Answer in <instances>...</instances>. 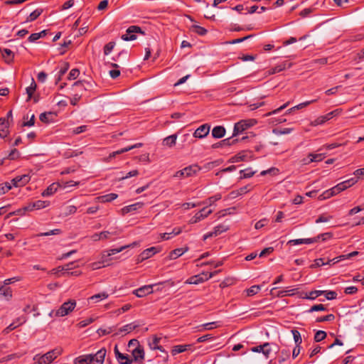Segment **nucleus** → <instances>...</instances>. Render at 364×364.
<instances>
[{
    "label": "nucleus",
    "mask_w": 364,
    "mask_h": 364,
    "mask_svg": "<svg viewBox=\"0 0 364 364\" xmlns=\"http://www.w3.org/2000/svg\"><path fill=\"white\" fill-rule=\"evenodd\" d=\"M107 350L105 348L100 349L96 353L86 354L77 357L74 364H103Z\"/></svg>",
    "instance_id": "nucleus-1"
},
{
    "label": "nucleus",
    "mask_w": 364,
    "mask_h": 364,
    "mask_svg": "<svg viewBox=\"0 0 364 364\" xmlns=\"http://www.w3.org/2000/svg\"><path fill=\"white\" fill-rule=\"evenodd\" d=\"M61 353L62 350L60 348H55L42 355L39 354L36 355L33 360L36 364H50L56 359Z\"/></svg>",
    "instance_id": "nucleus-2"
},
{
    "label": "nucleus",
    "mask_w": 364,
    "mask_h": 364,
    "mask_svg": "<svg viewBox=\"0 0 364 364\" xmlns=\"http://www.w3.org/2000/svg\"><path fill=\"white\" fill-rule=\"evenodd\" d=\"M324 295L326 299L333 300L336 299L337 293L334 291H328V290H314L310 291L309 294L306 293L304 296H301V298L314 300L318 297L319 296Z\"/></svg>",
    "instance_id": "nucleus-3"
},
{
    "label": "nucleus",
    "mask_w": 364,
    "mask_h": 364,
    "mask_svg": "<svg viewBox=\"0 0 364 364\" xmlns=\"http://www.w3.org/2000/svg\"><path fill=\"white\" fill-rule=\"evenodd\" d=\"M257 124V121L254 119H242L235 123L234 125L233 133L232 137L236 136L247 129L253 127Z\"/></svg>",
    "instance_id": "nucleus-4"
},
{
    "label": "nucleus",
    "mask_w": 364,
    "mask_h": 364,
    "mask_svg": "<svg viewBox=\"0 0 364 364\" xmlns=\"http://www.w3.org/2000/svg\"><path fill=\"white\" fill-rule=\"evenodd\" d=\"M76 306V301L75 300H69L66 302H64L60 308L55 311V316L56 317H63L70 312H72Z\"/></svg>",
    "instance_id": "nucleus-5"
},
{
    "label": "nucleus",
    "mask_w": 364,
    "mask_h": 364,
    "mask_svg": "<svg viewBox=\"0 0 364 364\" xmlns=\"http://www.w3.org/2000/svg\"><path fill=\"white\" fill-rule=\"evenodd\" d=\"M200 170V168L198 165H191L182 170H180L176 173L175 176L176 177H189L191 176L196 173H198Z\"/></svg>",
    "instance_id": "nucleus-6"
},
{
    "label": "nucleus",
    "mask_w": 364,
    "mask_h": 364,
    "mask_svg": "<svg viewBox=\"0 0 364 364\" xmlns=\"http://www.w3.org/2000/svg\"><path fill=\"white\" fill-rule=\"evenodd\" d=\"M127 33L122 36V39L125 41H134L136 39L135 33H143L141 28L138 26H131L127 29Z\"/></svg>",
    "instance_id": "nucleus-7"
},
{
    "label": "nucleus",
    "mask_w": 364,
    "mask_h": 364,
    "mask_svg": "<svg viewBox=\"0 0 364 364\" xmlns=\"http://www.w3.org/2000/svg\"><path fill=\"white\" fill-rule=\"evenodd\" d=\"M252 151H242L237 154L236 155L232 156L229 159V162L230 163H237L240 161H247L252 159Z\"/></svg>",
    "instance_id": "nucleus-8"
},
{
    "label": "nucleus",
    "mask_w": 364,
    "mask_h": 364,
    "mask_svg": "<svg viewBox=\"0 0 364 364\" xmlns=\"http://www.w3.org/2000/svg\"><path fill=\"white\" fill-rule=\"evenodd\" d=\"M213 213L211 209H208L207 207L203 208L200 211H198L196 215L191 218L190 220L191 223H196L201 220L207 218L210 214Z\"/></svg>",
    "instance_id": "nucleus-9"
},
{
    "label": "nucleus",
    "mask_w": 364,
    "mask_h": 364,
    "mask_svg": "<svg viewBox=\"0 0 364 364\" xmlns=\"http://www.w3.org/2000/svg\"><path fill=\"white\" fill-rule=\"evenodd\" d=\"M31 179V177L28 174H23L21 176H17L13 178L11 181L12 186L21 187L27 184Z\"/></svg>",
    "instance_id": "nucleus-10"
},
{
    "label": "nucleus",
    "mask_w": 364,
    "mask_h": 364,
    "mask_svg": "<svg viewBox=\"0 0 364 364\" xmlns=\"http://www.w3.org/2000/svg\"><path fill=\"white\" fill-rule=\"evenodd\" d=\"M210 126L208 124H204L200 126L193 133L195 138L203 139L210 132Z\"/></svg>",
    "instance_id": "nucleus-11"
},
{
    "label": "nucleus",
    "mask_w": 364,
    "mask_h": 364,
    "mask_svg": "<svg viewBox=\"0 0 364 364\" xmlns=\"http://www.w3.org/2000/svg\"><path fill=\"white\" fill-rule=\"evenodd\" d=\"M153 285H144L137 289L134 290L133 294L139 298L144 297L153 292Z\"/></svg>",
    "instance_id": "nucleus-12"
},
{
    "label": "nucleus",
    "mask_w": 364,
    "mask_h": 364,
    "mask_svg": "<svg viewBox=\"0 0 364 364\" xmlns=\"http://www.w3.org/2000/svg\"><path fill=\"white\" fill-rule=\"evenodd\" d=\"M133 356V362L142 363L144 359V350L143 347L138 346L132 352Z\"/></svg>",
    "instance_id": "nucleus-13"
},
{
    "label": "nucleus",
    "mask_w": 364,
    "mask_h": 364,
    "mask_svg": "<svg viewBox=\"0 0 364 364\" xmlns=\"http://www.w3.org/2000/svg\"><path fill=\"white\" fill-rule=\"evenodd\" d=\"M233 137H229L227 139H225L219 142H217L212 145L213 149H218L223 146H230L232 145H234L237 144L240 139H232Z\"/></svg>",
    "instance_id": "nucleus-14"
},
{
    "label": "nucleus",
    "mask_w": 364,
    "mask_h": 364,
    "mask_svg": "<svg viewBox=\"0 0 364 364\" xmlns=\"http://www.w3.org/2000/svg\"><path fill=\"white\" fill-rule=\"evenodd\" d=\"M9 124L5 117L0 118V137L6 138L9 134Z\"/></svg>",
    "instance_id": "nucleus-15"
},
{
    "label": "nucleus",
    "mask_w": 364,
    "mask_h": 364,
    "mask_svg": "<svg viewBox=\"0 0 364 364\" xmlns=\"http://www.w3.org/2000/svg\"><path fill=\"white\" fill-rule=\"evenodd\" d=\"M337 110H333L328 114H326V115H323V116H320L318 117V118H316V119H314V121H312L311 122V125L312 126H318V125H321V124H323V123H325L326 122H327L328 120L331 119V118H333V114H334V112H336Z\"/></svg>",
    "instance_id": "nucleus-16"
},
{
    "label": "nucleus",
    "mask_w": 364,
    "mask_h": 364,
    "mask_svg": "<svg viewBox=\"0 0 364 364\" xmlns=\"http://www.w3.org/2000/svg\"><path fill=\"white\" fill-rule=\"evenodd\" d=\"M144 203L141 202H138L127 206H124L121 209V213L122 215H126L129 213L134 212L137 210L138 209L142 208Z\"/></svg>",
    "instance_id": "nucleus-17"
},
{
    "label": "nucleus",
    "mask_w": 364,
    "mask_h": 364,
    "mask_svg": "<svg viewBox=\"0 0 364 364\" xmlns=\"http://www.w3.org/2000/svg\"><path fill=\"white\" fill-rule=\"evenodd\" d=\"M12 289L9 287H6L1 284L0 290V298L6 301H9L12 298Z\"/></svg>",
    "instance_id": "nucleus-18"
},
{
    "label": "nucleus",
    "mask_w": 364,
    "mask_h": 364,
    "mask_svg": "<svg viewBox=\"0 0 364 364\" xmlns=\"http://www.w3.org/2000/svg\"><path fill=\"white\" fill-rule=\"evenodd\" d=\"M226 130L223 126H216L212 129L211 134L215 139H220L225 134Z\"/></svg>",
    "instance_id": "nucleus-19"
},
{
    "label": "nucleus",
    "mask_w": 364,
    "mask_h": 364,
    "mask_svg": "<svg viewBox=\"0 0 364 364\" xmlns=\"http://www.w3.org/2000/svg\"><path fill=\"white\" fill-rule=\"evenodd\" d=\"M56 114L53 112H43L40 114L39 119L42 122L50 123L54 121Z\"/></svg>",
    "instance_id": "nucleus-20"
},
{
    "label": "nucleus",
    "mask_w": 364,
    "mask_h": 364,
    "mask_svg": "<svg viewBox=\"0 0 364 364\" xmlns=\"http://www.w3.org/2000/svg\"><path fill=\"white\" fill-rule=\"evenodd\" d=\"M325 157H326V154H324V153H320V154L310 153L308 154V158L309 159V161L304 162V164H309L311 162L321 161Z\"/></svg>",
    "instance_id": "nucleus-21"
},
{
    "label": "nucleus",
    "mask_w": 364,
    "mask_h": 364,
    "mask_svg": "<svg viewBox=\"0 0 364 364\" xmlns=\"http://www.w3.org/2000/svg\"><path fill=\"white\" fill-rule=\"evenodd\" d=\"M2 57L4 58V60L7 63H10L14 60V54L13 51H11L9 48H1L0 49Z\"/></svg>",
    "instance_id": "nucleus-22"
},
{
    "label": "nucleus",
    "mask_w": 364,
    "mask_h": 364,
    "mask_svg": "<svg viewBox=\"0 0 364 364\" xmlns=\"http://www.w3.org/2000/svg\"><path fill=\"white\" fill-rule=\"evenodd\" d=\"M142 144L141 143H137V144H135L132 146H127V147H125V148H123V149H121L118 151H114L112 152V154H109V157L110 158H112V157H115L117 154H123V153H125L128 151H130L134 148H139V147H141L142 146Z\"/></svg>",
    "instance_id": "nucleus-23"
},
{
    "label": "nucleus",
    "mask_w": 364,
    "mask_h": 364,
    "mask_svg": "<svg viewBox=\"0 0 364 364\" xmlns=\"http://www.w3.org/2000/svg\"><path fill=\"white\" fill-rule=\"evenodd\" d=\"M188 250V247L177 248L172 250L168 255L170 259H176Z\"/></svg>",
    "instance_id": "nucleus-24"
},
{
    "label": "nucleus",
    "mask_w": 364,
    "mask_h": 364,
    "mask_svg": "<svg viewBox=\"0 0 364 364\" xmlns=\"http://www.w3.org/2000/svg\"><path fill=\"white\" fill-rule=\"evenodd\" d=\"M182 230L181 228H174L171 232L161 233V238L164 240H167L171 238L173 236L179 235Z\"/></svg>",
    "instance_id": "nucleus-25"
},
{
    "label": "nucleus",
    "mask_w": 364,
    "mask_h": 364,
    "mask_svg": "<svg viewBox=\"0 0 364 364\" xmlns=\"http://www.w3.org/2000/svg\"><path fill=\"white\" fill-rule=\"evenodd\" d=\"M161 339V338L160 337H158L156 335L154 336L152 341L149 343V346L150 348L152 350L157 349V350H159L164 352V349L163 348V347L161 346H159V343Z\"/></svg>",
    "instance_id": "nucleus-26"
},
{
    "label": "nucleus",
    "mask_w": 364,
    "mask_h": 364,
    "mask_svg": "<svg viewBox=\"0 0 364 364\" xmlns=\"http://www.w3.org/2000/svg\"><path fill=\"white\" fill-rule=\"evenodd\" d=\"M136 245V242H134L130 245H124V246H122L119 248H114V249H111L108 251H107V257H109V256H112L113 255H115L117 253H119L120 252H122V250L128 248V247H134L135 245Z\"/></svg>",
    "instance_id": "nucleus-27"
},
{
    "label": "nucleus",
    "mask_w": 364,
    "mask_h": 364,
    "mask_svg": "<svg viewBox=\"0 0 364 364\" xmlns=\"http://www.w3.org/2000/svg\"><path fill=\"white\" fill-rule=\"evenodd\" d=\"M157 252L156 247H151L150 248H148L145 250H144L141 255L140 257L142 260L146 259L151 257H152L154 255H155Z\"/></svg>",
    "instance_id": "nucleus-28"
},
{
    "label": "nucleus",
    "mask_w": 364,
    "mask_h": 364,
    "mask_svg": "<svg viewBox=\"0 0 364 364\" xmlns=\"http://www.w3.org/2000/svg\"><path fill=\"white\" fill-rule=\"evenodd\" d=\"M191 347H192L191 344L177 345V346H173L171 353L174 355L178 353L185 352L186 350L191 349Z\"/></svg>",
    "instance_id": "nucleus-29"
},
{
    "label": "nucleus",
    "mask_w": 364,
    "mask_h": 364,
    "mask_svg": "<svg viewBox=\"0 0 364 364\" xmlns=\"http://www.w3.org/2000/svg\"><path fill=\"white\" fill-rule=\"evenodd\" d=\"M118 197L117 193H111L98 197V200L101 203H108L115 200Z\"/></svg>",
    "instance_id": "nucleus-30"
},
{
    "label": "nucleus",
    "mask_w": 364,
    "mask_h": 364,
    "mask_svg": "<svg viewBox=\"0 0 364 364\" xmlns=\"http://www.w3.org/2000/svg\"><path fill=\"white\" fill-rule=\"evenodd\" d=\"M315 240H312L311 238L295 239L289 240L288 243L292 245H297L301 244H312L315 243Z\"/></svg>",
    "instance_id": "nucleus-31"
},
{
    "label": "nucleus",
    "mask_w": 364,
    "mask_h": 364,
    "mask_svg": "<svg viewBox=\"0 0 364 364\" xmlns=\"http://www.w3.org/2000/svg\"><path fill=\"white\" fill-rule=\"evenodd\" d=\"M58 188V184L52 183L46 190L43 191V192L42 193V196L43 197L50 196L54 194L57 191Z\"/></svg>",
    "instance_id": "nucleus-32"
},
{
    "label": "nucleus",
    "mask_w": 364,
    "mask_h": 364,
    "mask_svg": "<svg viewBox=\"0 0 364 364\" xmlns=\"http://www.w3.org/2000/svg\"><path fill=\"white\" fill-rule=\"evenodd\" d=\"M139 326V324L136 323V322L128 323V324L124 326L123 327L120 328L119 329V333H122V332H128L129 333V332H131V331L135 330Z\"/></svg>",
    "instance_id": "nucleus-33"
},
{
    "label": "nucleus",
    "mask_w": 364,
    "mask_h": 364,
    "mask_svg": "<svg viewBox=\"0 0 364 364\" xmlns=\"http://www.w3.org/2000/svg\"><path fill=\"white\" fill-rule=\"evenodd\" d=\"M36 87H37V85L34 80L33 78L31 79V83L30 85V86H28V87H26V93L28 95V100H30L34 93V92L36 91Z\"/></svg>",
    "instance_id": "nucleus-34"
},
{
    "label": "nucleus",
    "mask_w": 364,
    "mask_h": 364,
    "mask_svg": "<svg viewBox=\"0 0 364 364\" xmlns=\"http://www.w3.org/2000/svg\"><path fill=\"white\" fill-rule=\"evenodd\" d=\"M191 30L193 32H195L198 35L201 36L206 35L208 33V31L206 28H205L200 26L196 25V24H193V26H191Z\"/></svg>",
    "instance_id": "nucleus-35"
},
{
    "label": "nucleus",
    "mask_w": 364,
    "mask_h": 364,
    "mask_svg": "<svg viewBox=\"0 0 364 364\" xmlns=\"http://www.w3.org/2000/svg\"><path fill=\"white\" fill-rule=\"evenodd\" d=\"M176 139H177L176 134L170 135L164 139V142H163L164 145H166L168 147H172L173 146H174L176 144Z\"/></svg>",
    "instance_id": "nucleus-36"
},
{
    "label": "nucleus",
    "mask_w": 364,
    "mask_h": 364,
    "mask_svg": "<svg viewBox=\"0 0 364 364\" xmlns=\"http://www.w3.org/2000/svg\"><path fill=\"white\" fill-rule=\"evenodd\" d=\"M49 204V201L38 200L32 203V207H33L34 210H40L48 206Z\"/></svg>",
    "instance_id": "nucleus-37"
},
{
    "label": "nucleus",
    "mask_w": 364,
    "mask_h": 364,
    "mask_svg": "<svg viewBox=\"0 0 364 364\" xmlns=\"http://www.w3.org/2000/svg\"><path fill=\"white\" fill-rule=\"evenodd\" d=\"M75 262H70L67 264H65V266L62 267V270H65L66 271V272H65V274H68V275L71 274V275H79L80 273L78 272H70L69 270L70 269H73L75 265Z\"/></svg>",
    "instance_id": "nucleus-38"
},
{
    "label": "nucleus",
    "mask_w": 364,
    "mask_h": 364,
    "mask_svg": "<svg viewBox=\"0 0 364 364\" xmlns=\"http://www.w3.org/2000/svg\"><path fill=\"white\" fill-rule=\"evenodd\" d=\"M43 12V9H37L30 14L27 17L26 22H31L37 19Z\"/></svg>",
    "instance_id": "nucleus-39"
},
{
    "label": "nucleus",
    "mask_w": 364,
    "mask_h": 364,
    "mask_svg": "<svg viewBox=\"0 0 364 364\" xmlns=\"http://www.w3.org/2000/svg\"><path fill=\"white\" fill-rule=\"evenodd\" d=\"M117 360L120 364H132L133 363V360L128 355L123 353L119 354Z\"/></svg>",
    "instance_id": "nucleus-40"
},
{
    "label": "nucleus",
    "mask_w": 364,
    "mask_h": 364,
    "mask_svg": "<svg viewBox=\"0 0 364 364\" xmlns=\"http://www.w3.org/2000/svg\"><path fill=\"white\" fill-rule=\"evenodd\" d=\"M280 353L281 355L279 357V362L281 363L290 358L291 350L289 348H284L281 350Z\"/></svg>",
    "instance_id": "nucleus-41"
},
{
    "label": "nucleus",
    "mask_w": 364,
    "mask_h": 364,
    "mask_svg": "<svg viewBox=\"0 0 364 364\" xmlns=\"http://www.w3.org/2000/svg\"><path fill=\"white\" fill-rule=\"evenodd\" d=\"M240 173L241 174L240 179H244L252 177L255 175V171H252L250 168H248L244 170H241Z\"/></svg>",
    "instance_id": "nucleus-42"
},
{
    "label": "nucleus",
    "mask_w": 364,
    "mask_h": 364,
    "mask_svg": "<svg viewBox=\"0 0 364 364\" xmlns=\"http://www.w3.org/2000/svg\"><path fill=\"white\" fill-rule=\"evenodd\" d=\"M332 237H333L332 232H325V233L319 234L316 237H312L311 239L315 240H316L315 242H317L320 240H321L322 241L328 240L332 238Z\"/></svg>",
    "instance_id": "nucleus-43"
},
{
    "label": "nucleus",
    "mask_w": 364,
    "mask_h": 364,
    "mask_svg": "<svg viewBox=\"0 0 364 364\" xmlns=\"http://www.w3.org/2000/svg\"><path fill=\"white\" fill-rule=\"evenodd\" d=\"M109 296V294L105 292L102 291L98 294H96L89 298L90 300L95 301V302H97L100 300H103L107 299Z\"/></svg>",
    "instance_id": "nucleus-44"
},
{
    "label": "nucleus",
    "mask_w": 364,
    "mask_h": 364,
    "mask_svg": "<svg viewBox=\"0 0 364 364\" xmlns=\"http://www.w3.org/2000/svg\"><path fill=\"white\" fill-rule=\"evenodd\" d=\"M271 295L277 297H284L287 296V291L285 290H277V287L272 288L270 291Z\"/></svg>",
    "instance_id": "nucleus-45"
},
{
    "label": "nucleus",
    "mask_w": 364,
    "mask_h": 364,
    "mask_svg": "<svg viewBox=\"0 0 364 364\" xmlns=\"http://www.w3.org/2000/svg\"><path fill=\"white\" fill-rule=\"evenodd\" d=\"M358 177L356 176L355 177L350 178L348 180H346L344 181L341 182V184H343V188H345V190L348 188L352 186L355 183L358 182Z\"/></svg>",
    "instance_id": "nucleus-46"
},
{
    "label": "nucleus",
    "mask_w": 364,
    "mask_h": 364,
    "mask_svg": "<svg viewBox=\"0 0 364 364\" xmlns=\"http://www.w3.org/2000/svg\"><path fill=\"white\" fill-rule=\"evenodd\" d=\"M69 69V63L67 62L63 63L62 67L60 68L58 72V77L57 79L56 83L59 82L61 79V77L64 75L68 70Z\"/></svg>",
    "instance_id": "nucleus-47"
},
{
    "label": "nucleus",
    "mask_w": 364,
    "mask_h": 364,
    "mask_svg": "<svg viewBox=\"0 0 364 364\" xmlns=\"http://www.w3.org/2000/svg\"><path fill=\"white\" fill-rule=\"evenodd\" d=\"M114 326H110L105 328H100L97 329V333L99 334V336H102L111 333L114 330Z\"/></svg>",
    "instance_id": "nucleus-48"
},
{
    "label": "nucleus",
    "mask_w": 364,
    "mask_h": 364,
    "mask_svg": "<svg viewBox=\"0 0 364 364\" xmlns=\"http://www.w3.org/2000/svg\"><path fill=\"white\" fill-rule=\"evenodd\" d=\"M291 333L293 335L295 344L297 346H301L302 343V339L299 331L296 329H292Z\"/></svg>",
    "instance_id": "nucleus-49"
},
{
    "label": "nucleus",
    "mask_w": 364,
    "mask_h": 364,
    "mask_svg": "<svg viewBox=\"0 0 364 364\" xmlns=\"http://www.w3.org/2000/svg\"><path fill=\"white\" fill-rule=\"evenodd\" d=\"M62 232L60 229H54L46 232H41L36 235V237H43V236H50V235H60Z\"/></svg>",
    "instance_id": "nucleus-50"
},
{
    "label": "nucleus",
    "mask_w": 364,
    "mask_h": 364,
    "mask_svg": "<svg viewBox=\"0 0 364 364\" xmlns=\"http://www.w3.org/2000/svg\"><path fill=\"white\" fill-rule=\"evenodd\" d=\"M327 334L324 331H317L314 335V341L315 342H320L323 340H324L326 337Z\"/></svg>",
    "instance_id": "nucleus-51"
},
{
    "label": "nucleus",
    "mask_w": 364,
    "mask_h": 364,
    "mask_svg": "<svg viewBox=\"0 0 364 364\" xmlns=\"http://www.w3.org/2000/svg\"><path fill=\"white\" fill-rule=\"evenodd\" d=\"M12 188V185L9 182L0 183V195L7 193Z\"/></svg>",
    "instance_id": "nucleus-52"
},
{
    "label": "nucleus",
    "mask_w": 364,
    "mask_h": 364,
    "mask_svg": "<svg viewBox=\"0 0 364 364\" xmlns=\"http://www.w3.org/2000/svg\"><path fill=\"white\" fill-rule=\"evenodd\" d=\"M329 264L325 258H318L314 260V263L311 265V268H316Z\"/></svg>",
    "instance_id": "nucleus-53"
},
{
    "label": "nucleus",
    "mask_w": 364,
    "mask_h": 364,
    "mask_svg": "<svg viewBox=\"0 0 364 364\" xmlns=\"http://www.w3.org/2000/svg\"><path fill=\"white\" fill-rule=\"evenodd\" d=\"M327 311V308L323 304H315L312 306L308 311V313L314 311Z\"/></svg>",
    "instance_id": "nucleus-54"
},
{
    "label": "nucleus",
    "mask_w": 364,
    "mask_h": 364,
    "mask_svg": "<svg viewBox=\"0 0 364 364\" xmlns=\"http://www.w3.org/2000/svg\"><path fill=\"white\" fill-rule=\"evenodd\" d=\"M335 319V316L333 314H328L324 316L318 317L316 319V322L321 323L325 321H332Z\"/></svg>",
    "instance_id": "nucleus-55"
},
{
    "label": "nucleus",
    "mask_w": 364,
    "mask_h": 364,
    "mask_svg": "<svg viewBox=\"0 0 364 364\" xmlns=\"http://www.w3.org/2000/svg\"><path fill=\"white\" fill-rule=\"evenodd\" d=\"M115 46V42L110 41L104 46V54L105 55H109L114 49Z\"/></svg>",
    "instance_id": "nucleus-56"
},
{
    "label": "nucleus",
    "mask_w": 364,
    "mask_h": 364,
    "mask_svg": "<svg viewBox=\"0 0 364 364\" xmlns=\"http://www.w3.org/2000/svg\"><path fill=\"white\" fill-rule=\"evenodd\" d=\"M18 321H19V323L18 325L15 324V322L11 323L7 328H5L4 331L6 333H9L13 330H14L18 326L21 325L25 322L24 318H18Z\"/></svg>",
    "instance_id": "nucleus-57"
},
{
    "label": "nucleus",
    "mask_w": 364,
    "mask_h": 364,
    "mask_svg": "<svg viewBox=\"0 0 364 364\" xmlns=\"http://www.w3.org/2000/svg\"><path fill=\"white\" fill-rule=\"evenodd\" d=\"M228 229V228L227 227H225L223 225H217L214 228L213 234H215V237H216L221 234L222 232L227 231Z\"/></svg>",
    "instance_id": "nucleus-58"
},
{
    "label": "nucleus",
    "mask_w": 364,
    "mask_h": 364,
    "mask_svg": "<svg viewBox=\"0 0 364 364\" xmlns=\"http://www.w3.org/2000/svg\"><path fill=\"white\" fill-rule=\"evenodd\" d=\"M292 130H293L292 128H284L282 129H274L272 132L274 134H275L277 135H282V134H288L291 133L292 132Z\"/></svg>",
    "instance_id": "nucleus-59"
},
{
    "label": "nucleus",
    "mask_w": 364,
    "mask_h": 364,
    "mask_svg": "<svg viewBox=\"0 0 364 364\" xmlns=\"http://www.w3.org/2000/svg\"><path fill=\"white\" fill-rule=\"evenodd\" d=\"M270 345L271 344L267 342L262 345L254 346V347L251 348L250 350L252 352H254V353H262L264 348L268 347V346H270Z\"/></svg>",
    "instance_id": "nucleus-60"
},
{
    "label": "nucleus",
    "mask_w": 364,
    "mask_h": 364,
    "mask_svg": "<svg viewBox=\"0 0 364 364\" xmlns=\"http://www.w3.org/2000/svg\"><path fill=\"white\" fill-rule=\"evenodd\" d=\"M204 281L203 278L200 275H196L193 277H191L188 279L189 284H198L199 283H202Z\"/></svg>",
    "instance_id": "nucleus-61"
},
{
    "label": "nucleus",
    "mask_w": 364,
    "mask_h": 364,
    "mask_svg": "<svg viewBox=\"0 0 364 364\" xmlns=\"http://www.w3.org/2000/svg\"><path fill=\"white\" fill-rule=\"evenodd\" d=\"M260 290V287L259 285H254L252 286L250 288H249L247 290V296H252L259 292Z\"/></svg>",
    "instance_id": "nucleus-62"
},
{
    "label": "nucleus",
    "mask_w": 364,
    "mask_h": 364,
    "mask_svg": "<svg viewBox=\"0 0 364 364\" xmlns=\"http://www.w3.org/2000/svg\"><path fill=\"white\" fill-rule=\"evenodd\" d=\"M139 174V171L137 170H132L128 172L125 176H122L119 178V181H123L130 177L136 176Z\"/></svg>",
    "instance_id": "nucleus-63"
},
{
    "label": "nucleus",
    "mask_w": 364,
    "mask_h": 364,
    "mask_svg": "<svg viewBox=\"0 0 364 364\" xmlns=\"http://www.w3.org/2000/svg\"><path fill=\"white\" fill-rule=\"evenodd\" d=\"M95 321L94 318H85L81 321H80L78 323H77V326L79 328H84L87 326H88L89 324L92 323L93 321Z\"/></svg>",
    "instance_id": "nucleus-64"
}]
</instances>
